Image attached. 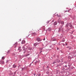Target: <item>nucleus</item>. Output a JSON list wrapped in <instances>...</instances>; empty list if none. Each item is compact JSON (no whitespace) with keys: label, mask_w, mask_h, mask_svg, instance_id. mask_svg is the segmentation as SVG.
Listing matches in <instances>:
<instances>
[{"label":"nucleus","mask_w":76,"mask_h":76,"mask_svg":"<svg viewBox=\"0 0 76 76\" xmlns=\"http://www.w3.org/2000/svg\"><path fill=\"white\" fill-rule=\"evenodd\" d=\"M44 41V40H45V39H43Z\"/></svg>","instance_id":"nucleus-32"},{"label":"nucleus","mask_w":76,"mask_h":76,"mask_svg":"<svg viewBox=\"0 0 76 76\" xmlns=\"http://www.w3.org/2000/svg\"><path fill=\"white\" fill-rule=\"evenodd\" d=\"M32 35H37V33H32Z\"/></svg>","instance_id":"nucleus-4"},{"label":"nucleus","mask_w":76,"mask_h":76,"mask_svg":"<svg viewBox=\"0 0 76 76\" xmlns=\"http://www.w3.org/2000/svg\"><path fill=\"white\" fill-rule=\"evenodd\" d=\"M57 23L56 22H55V23H54V25H57Z\"/></svg>","instance_id":"nucleus-7"},{"label":"nucleus","mask_w":76,"mask_h":76,"mask_svg":"<svg viewBox=\"0 0 76 76\" xmlns=\"http://www.w3.org/2000/svg\"><path fill=\"white\" fill-rule=\"evenodd\" d=\"M61 24H64V22H63V21H61Z\"/></svg>","instance_id":"nucleus-9"},{"label":"nucleus","mask_w":76,"mask_h":76,"mask_svg":"<svg viewBox=\"0 0 76 76\" xmlns=\"http://www.w3.org/2000/svg\"><path fill=\"white\" fill-rule=\"evenodd\" d=\"M67 45V44L66 43V45Z\"/></svg>","instance_id":"nucleus-31"},{"label":"nucleus","mask_w":76,"mask_h":76,"mask_svg":"<svg viewBox=\"0 0 76 76\" xmlns=\"http://www.w3.org/2000/svg\"><path fill=\"white\" fill-rule=\"evenodd\" d=\"M39 43H36L34 44V46H36V45H38Z\"/></svg>","instance_id":"nucleus-2"},{"label":"nucleus","mask_w":76,"mask_h":76,"mask_svg":"<svg viewBox=\"0 0 76 76\" xmlns=\"http://www.w3.org/2000/svg\"><path fill=\"white\" fill-rule=\"evenodd\" d=\"M59 49L58 48H57V50H58Z\"/></svg>","instance_id":"nucleus-24"},{"label":"nucleus","mask_w":76,"mask_h":76,"mask_svg":"<svg viewBox=\"0 0 76 76\" xmlns=\"http://www.w3.org/2000/svg\"><path fill=\"white\" fill-rule=\"evenodd\" d=\"M68 12H69V10H68Z\"/></svg>","instance_id":"nucleus-35"},{"label":"nucleus","mask_w":76,"mask_h":76,"mask_svg":"<svg viewBox=\"0 0 76 76\" xmlns=\"http://www.w3.org/2000/svg\"><path fill=\"white\" fill-rule=\"evenodd\" d=\"M29 54H28L26 56V57L27 56H29Z\"/></svg>","instance_id":"nucleus-16"},{"label":"nucleus","mask_w":76,"mask_h":76,"mask_svg":"<svg viewBox=\"0 0 76 76\" xmlns=\"http://www.w3.org/2000/svg\"><path fill=\"white\" fill-rule=\"evenodd\" d=\"M55 63H56V62H54L53 63V64H54Z\"/></svg>","instance_id":"nucleus-20"},{"label":"nucleus","mask_w":76,"mask_h":76,"mask_svg":"<svg viewBox=\"0 0 76 76\" xmlns=\"http://www.w3.org/2000/svg\"><path fill=\"white\" fill-rule=\"evenodd\" d=\"M39 76H41V74H39V75H38Z\"/></svg>","instance_id":"nucleus-18"},{"label":"nucleus","mask_w":76,"mask_h":76,"mask_svg":"<svg viewBox=\"0 0 76 76\" xmlns=\"http://www.w3.org/2000/svg\"><path fill=\"white\" fill-rule=\"evenodd\" d=\"M42 51H40V53H42Z\"/></svg>","instance_id":"nucleus-23"},{"label":"nucleus","mask_w":76,"mask_h":76,"mask_svg":"<svg viewBox=\"0 0 76 76\" xmlns=\"http://www.w3.org/2000/svg\"><path fill=\"white\" fill-rule=\"evenodd\" d=\"M20 47H19V48H18V50H20Z\"/></svg>","instance_id":"nucleus-19"},{"label":"nucleus","mask_w":76,"mask_h":76,"mask_svg":"<svg viewBox=\"0 0 76 76\" xmlns=\"http://www.w3.org/2000/svg\"><path fill=\"white\" fill-rule=\"evenodd\" d=\"M29 49V50H32V48H30V49Z\"/></svg>","instance_id":"nucleus-22"},{"label":"nucleus","mask_w":76,"mask_h":76,"mask_svg":"<svg viewBox=\"0 0 76 76\" xmlns=\"http://www.w3.org/2000/svg\"><path fill=\"white\" fill-rule=\"evenodd\" d=\"M31 31H30V32H29V34L28 35V37L29 36V35H31Z\"/></svg>","instance_id":"nucleus-8"},{"label":"nucleus","mask_w":76,"mask_h":76,"mask_svg":"<svg viewBox=\"0 0 76 76\" xmlns=\"http://www.w3.org/2000/svg\"><path fill=\"white\" fill-rule=\"evenodd\" d=\"M71 60V59H70L69 60V61H70Z\"/></svg>","instance_id":"nucleus-29"},{"label":"nucleus","mask_w":76,"mask_h":76,"mask_svg":"<svg viewBox=\"0 0 76 76\" xmlns=\"http://www.w3.org/2000/svg\"><path fill=\"white\" fill-rule=\"evenodd\" d=\"M74 31H72V34H73V32H74Z\"/></svg>","instance_id":"nucleus-21"},{"label":"nucleus","mask_w":76,"mask_h":76,"mask_svg":"<svg viewBox=\"0 0 76 76\" xmlns=\"http://www.w3.org/2000/svg\"><path fill=\"white\" fill-rule=\"evenodd\" d=\"M70 27H72V25H70Z\"/></svg>","instance_id":"nucleus-15"},{"label":"nucleus","mask_w":76,"mask_h":76,"mask_svg":"<svg viewBox=\"0 0 76 76\" xmlns=\"http://www.w3.org/2000/svg\"><path fill=\"white\" fill-rule=\"evenodd\" d=\"M61 16H59V17H60Z\"/></svg>","instance_id":"nucleus-34"},{"label":"nucleus","mask_w":76,"mask_h":76,"mask_svg":"<svg viewBox=\"0 0 76 76\" xmlns=\"http://www.w3.org/2000/svg\"><path fill=\"white\" fill-rule=\"evenodd\" d=\"M16 65H14L13 66V67H14V68H15V67H16Z\"/></svg>","instance_id":"nucleus-10"},{"label":"nucleus","mask_w":76,"mask_h":76,"mask_svg":"<svg viewBox=\"0 0 76 76\" xmlns=\"http://www.w3.org/2000/svg\"><path fill=\"white\" fill-rule=\"evenodd\" d=\"M65 41V40H64L62 41V42H64Z\"/></svg>","instance_id":"nucleus-17"},{"label":"nucleus","mask_w":76,"mask_h":76,"mask_svg":"<svg viewBox=\"0 0 76 76\" xmlns=\"http://www.w3.org/2000/svg\"><path fill=\"white\" fill-rule=\"evenodd\" d=\"M22 44H25V41L23 40L22 42Z\"/></svg>","instance_id":"nucleus-5"},{"label":"nucleus","mask_w":76,"mask_h":76,"mask_svg":"<svg viewBox=\"0 0 76 76\" xmlns=\"http://www.w3.org/2000/svg\"><path fill=\"white\" fill-rule=\"evenodd\" d=\"M37 41H38L39 42V41H41V39H40V38H37Z\"/></svg>","instance_id":"nucleus-1"},{"label":"nucleus","mask_w":76,"mask_h":76,"mask_svg":"<svg viewBox=\"0 0 76 76\" xmlns=\"http://www.w3.org/2000/svg\"><path fill=\"white\" fill-rule=\"evenodd\" d=\"M42 49H43L42 48H40V50H42Z\"/></svg>","instance_id":"nucleus-13"},{"label":"nucleus","mask_w":76,"mask_h":76,"mask_svg":"<svg viewBox=\"0 0 76 76\" xmlns=\"http://www.w3.org/2000/svg\"><path fill=\"white\" fill-rule=\"evenodd\" d=\"M34 76H35V74H34Z\"/></svg>","instance_id":"nucleus-25"},{"label":"nucleus","mask_w":76,"mask_h":76,"mask_svg":"<svg viewBox=\"0 0 76 76\" xmlns=\"http://www.w3.org/2000/svg\"><path fill=\"white\" fill-rule=\"evenodd\" d=\"M57 16H58V14H57Z\"/></svg>","instance_id":"nucleus-33"},{"label":"nucleus","mask_w":76,"mask_h":76,"mask_svg":"<svg viewBox=\"0 0 76 76\" xmlns=\"http://www.w3.org/2000/svg\"><path fill=\"white\" fill-rule=\"evenodd\" d=\"M72 28H74V27H72Z\"/></svg>","instance_id":"nucleus-30"},{"label":"nucleus","mask_w":76,"mask_h":76,"mask_svg":"<svg viewBox=\"0 0 76 76\" xmlns=\"http://www.w3.org/2000/svg\"><path fill=\"white\" fill-rule=\"evenodd\" d=\"M58 22L59 23H61V20H60V19H59Z\"/></svg>","instance_id":"nucleus-3"},{"label":"nucleus","mask_w":76,"mask_h":76,"mask_svg":"<svg viewBox=\"0 0 76 76\" xmlns=\"http://www.w3.org/2000/svg\"><path fill=\"white\" fill-rule=\"evenodd\" d=\"M48 30H49V31H51V29L50 28H49Z\"/></svg>","instance_id":"nucleus-14"},{"label":"nucleus","mask_w":76,"mask_h":76,"mask_svg":"<svg viewBox=\"0 0 76 76\" xmlns=\"http://www.w3.org/2000/svg\"><path fill=\"white\" fill-rule=\"evenodd\" d=\"M20 40H21V39H20Z\"/></svg>","instance_id":"nucleus-37"},{"label":"nucleus","mask_w":76,"mask_h":76,"mask_svg":"<svg viewBox=\"0 0 76 76\" xmlns=\"http://www.w3.org/2000/svg\"><path fill=\"white\" fill-rule=\"evenodd\" d=\"M10 53V50H9L8 51V52H7V54H9Z\"/></svg>","instance_id":"nucleus-6"},{"label":"nucleus","mask_w":76,"mask_h":76,"mask_svg":"<svg viewBox=\"0 0 76 76\" xmlns=\"http://www.w3.org/2000/svg\"><path fill=\"white\" fill-rule=\"evenodd\" d=\"M17 45V43L15 44V45Z\"/></svg>","instance_id":"nucleus-28"},{"label":"nucleus","mask_w":76,"mask_h":76,"mask_svg":"<svg viewBox=\"0 0 76 76\" xmlns=\"http://www.w3.org/2000/svg\"><path fill=\"white\" fill-rule=\"evenodd\" d=\"M2 60H4V57H2Z\"/></svg>","instance_id":"nucleus-11"},{"label":"nucleus","mask_w":76,"mask_h":76,"mask_svg":"<svg viewBox=\"0 0 76 76\" xmlns=\"http://www.w3.org/2000/svg\"><path fill=\"white\" fill-rule=\"evenodd\" d=\"M68 58H70V57H68Z\"/></svg>","instance_id":"nucleus-27"},{"label":"nucleus","mask_w":76,"mask_h":76,"mask_svg":"<svg viewBox=\"0 0 76 76\" xmlns=\"http://www.w3.org/2000/svg\"><path fill=\"white\" fill-rule=\"evenodd\" d=\"M66 48H69V47H66Z\"/></svg>","instance_id":"nucleus-26"},{"label":"nucleus","mask_w":76,"mask_h":76,"mask_svg":"<svg viewBox=\"0 0 76 76\" xmlns=\"http://www.w3.org/2000/svg\"><path fill=\"white\" fill-rule=\"evenodd\" d=\"M69 50H70V48H69Z\"/></svg>","instance_id":"nucleus-36"},{"label":"nucleus","mask_w":76,"mask_h":76,"mask_svg":"<svg viewBox=\"0 0 76 76\" xmlns=\"http://www.w3.org/2000/svg\"><path fill=\"white\" fill-rule=\"evenodd\" d=\"M56 39H53V41H56Z\"/></svg>","instance_id":"nucleus-12"}]
</instances>
